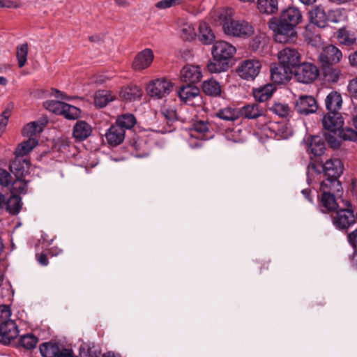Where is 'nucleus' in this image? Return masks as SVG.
<instances>
[{
  "mask_svg": "<svg viewBox=\"0 0 357 357\" xmlns=\"http://www.w3.org/2000/svg\"><path fill=\"white\" fill-rule=\"evenodd\" d=\"M63 105V102L53 100H47L43 103L46 109L56 114H61Z\"/></svg>",
  "mask_w": 357,
  "mask_h": 357,
  "instance_id": "obj_49",
  "label": "nucleus"
},
{
  "mask_svg": "<svg viewBox=\"0 0 357 357\" xmlns=\"http://www.w3.org/2000/svg\"><path fill=\"white\" fill-rule=\"evenodd\" d=\"M43 130V124L38 123L36 121L27 123L22 130V135L25 137H33L38 133H40Z\"/></svg>",
  "mask_w": 357,
  "mask_h": 357,
  "instance_id": "obj_43",
  "label": "nucleus"
},
{
  "mask_svg": "<svg viewBox=\"0 0 357 357\" xmlns=\"http://www.w3.org/2000/svg\"><path fill=\"white\" fill-rule=\"evenodd\" d=\"M291 71V70L280 63L274 65L271 68V79L275 84H284L289 79Z\"/></svg>",
  "mask_w": 357,
  "mask_h": 357,
  "instance_id": "obj_17",
  "label": "nucleus"
},
{
  "mask_svg": "<svg viewBox=\"0 0 357 357\" xmlns=\"http://www.w3.org/2000/svg\"><path fill=\"white\" fill-rule=\"evenodd\" d=\"M351 263L353 266L357 268V250H354V252L352 255V258L351 259Z\"/></svg>",
  "mask_w": 357,
  "mask_h": 357,
  "instance_id": "obj_64",
  "label": "nucleus"
},
{
  "mask_svg": "<svg viewBox=\"0 0 357 357\" xmlns=\"http://www.w3.org/2000/svg\"><path fill=\"white\" fill-rule=\"evenodd\" d=\"M12 312L8 305H0V326L6 324L8 321H13L10 318Z\"/></svg>",
  "mask_w": 357,
  "mask_h": 357,
  "instance_id": "obj_52",
  "label": "nucleus"
},
{
  "mask_svg": "<svg viewBox=\"0 0 357 357\" xmlns=\"http://www.w3.org/2000/svg\"><path fill=\"white\" fill-rule=\"evenodd\" d=\"M13 105H8L6 109L0 114V130L1 132L5 129L8 124V119L11 115Z\"/></svg>",
  "mask_w": 357,
  "mask_h": 357,
  "instance_id": "obj_51",
  "label": "nucleus"
},
{
  "mask_svg": "<svg viewBox=\"0 0 357 357\" xmlns=\"http://www.w3.org/2000/svg\"><path fill=\"white\" fill-rule=\"evenodd\" d=\"M10 170L15 178H24L29 171V163L25 160L16 159L10 165Z\"/></svg>",
  "mask_w": 357,
  "mask_h": 357,
  "instance_id": "obj_26",
  "label": "nucleus"
},
{
  "mask_svg": "<svg viewBox=\"0 0 357 357\" xmlns=\"http://www.w3.org/2000/svg\"><path fill=\"white\" fill-rule=\"evenodd\" d=\"M218 17L225 33L228 36L246 38L254 32L252 26L248 22L233 20L228 10L220 11Z\"/></svg>",
  "mask_w": 357,
  "mask_h": 357,
  "instance_id": "obj_3",
  "label": "nucleus"
},
{
  "mask_svg": "<svg viewBox=\"0 0 357 357\" xmlns=\"http://www.w3.org/2000/svg\"><path fill=\"white\" fill-rule=\"evenodd\" d=\"M59 346L57 343L45 342L40 346V351L43 357H56Z\"/></svg>",
  "mask_w": 357,
  "mask_h": 357,
  "instance_id": "obj_41",
  "label": "nucleus"
},
{
  "mask_svg": "<svg viewBox=\"0 0 357 357\" xmlns=\"http://www.w3.org/2000/svg\"><path fill=\"white\" fill-rule=\"evenodd\" d=\"M310 18L312 24L318 27L324 28L326 26L328 17L324 10L317 6L310 12Z\"/></svg>",
  "mask_w": 357,
  "mask_h": 357,
  "instance_id": "obj_25",
  "label": "nucleus"
},
{
  "mask_svg": "<svg viewBox=\"0 0 357 357\" xmlns=\"http://www.w3.org/2000/svg\"><path fill=\"white\" fill-rule=\"evenodd\" d=\"M342 52L333 45L323 47L319 55V61L321 67H328L339 63L342 59Z\"/></svg>",
  "mask_w": 357,
  "mask_h": 357,
  "instance_id": "obj_6",
  "label": "nucleus"
},
{
  "mask_svg": "<svg viewBox=\"0 0 357 357\" xmlns=\"http://www.w3.org/2000/svg\"><path fill=\"white\" fill-rule=\"evenodd\" d=\"M316 100L311 96H301L296 101L295 109L302 115H308L317 112Z\"/></svg>",
  "mask_w": 357,
  "mask_h": 357,
  "instance_id": "obj_13",
  "label": "nucleus"
},
{
  "mask_svg": "<svg viewBox=\"0 0 357 357\" xmlns=\"http://www.w3.org/2000/svg\"><path fill=\"white\" fill-rule=\"evenodd\" d=\"M349 62L351 66L357 68V51L349 54Z\"/></svg>",
  "mask_w": 357,
  "mask_h": 357,
  "instance_id": "obj_60",
  "label": "nucleus"
},
{
  "mask_svg": "<svg viewBox=\"0 0 357 357\" xmlns=\"http://www.w3.org/2000/svg\"><path fill=\"white\" fill-rule=\"evenodd\" d=\"M153 52L151 49L146 48L138 53L132 62V68L135 70H142L151 66L153 60Z\"/></svg>",
  "mask_w": 357,
  "mask_h": 357,
  "instance_id": "obj_16",
  "label": "nucleus"
},
{
  "mask_svg": "<svg viewBox=\"0 0 357 357\" xmlns=\"http://www.w3.org/2000/svg\"><path fill=\"white\" fill-rule=\"evenodd\" d=\"M13 178L5 169L0 168V185L4 187L10 184Z\"/></svg>",
  "mask_w": 357,
  "mask_h": 357,
  "instance_id": "obj_54",
  "label": "nucleus"
},
{
  "mask_svg": "<svg viewBox=\"0 0 357 357\" xmlns=\"http://www.w3.org/2000/svg\"><path fill=\"white\" fill-rule=\"evenodd\" d=\"M135 123V116L128 113L119 116L116 121V124L123 128V131L131 129Z\"/></svg>",
  "mask_w": 357,
  "mask_h": 357,
  "instance_id": "obj_38",
  "label": "nucleus"
},
{
  "mask_svg": "<svg viewBox=\"0 0 357 357\" xmlns=\"http://www.w3.org/2000/svg\"><path fill=\"white\" fill-rule=\"evenodd\" d=\"M342 103L340 93L337 91H331L325 100V104L328 112H337Z\"/></svg>",
  "mask_w": 357,
  "mask_h": 357,
  "instance_id": "obj_24",
  "label": "nucleus"
},
{
  "mask_svg": "<svg viewBox=\"0 0 357 357\" xmlns=\"http://www.w3.org/2000/svg\"><path fill=\"white\" fill-rule=\"evenodd\" d=\"M325 143L319 136H314L311 138L308 146V151L314 156H320L325 151Z\"/></svg>",
  "mask_w": 357,
  "mask_h": 357,
  "instance_id": "obj_32",
  "label": "nucleus"
},
{
  "mask_svg": "<svg viewBox=\"0 0 357 357\" xmlns=\"http://www.w3.org/2000/svg\"><path fill=\"white\" fill-rule=\"evenodd\" d=\"M22 199L17 195H11L6 202V210L13 215H17L22 208Z\"/></svg>",
  "mask_w": 357,
  "mask_h": 357,
  "instance_id": "obj_40",
  "label": "nucleus"
},
{
  "mask_svg": "<svg viewBox=\"0 0 357 357\" xmlns=\"http://www.w3.org/2000/svg\"><path fill=\"white\" fill-rule=\"evenodd\" d=\"M38 339L33 334H26L21 336L19 344L26 349H32L36 347Z\"/></svg>",
  "mask_w": 357,
  "mask_h": 357,
  "instance_id": "obj_47",
  "label": "nucleus"
},
{
  "mask_svg": "<svg viewBox=\"0 0 357 357\" xmlns=\"http://www.w3.org/2000/svg\"><path fill=\"white\" fill-rule=\"evenodd\" d=\"M300 54L295 48L284 47L278 53L279 63L292 70L300 62Z\"/></svg>",
  "mask_w": 357,
  "mask_h": 357,
  "instance_id": "obj_11",
  "label": "nucleus"
},
{
  "mask_svg": "<svg viewBox=\"0 0 357 357\" xmlns=\"http://www.w3.org/2000/svg\"><path fill=\"white\" fill-rule=\"evenodd\" d=\"M333 66H329L328 67H321L324 70L325 77L328 81L332 82H336L340 77V70L338 68H333Z\"/></svg>",
  "mask_w": 357,
  "mask_h": 357,
  "instance_id": "obj_50",
  "label": "nucleus"
},
{
  "mask_svg": "<svg viewBox=\"0 0 357 357\" xmlns=\"http://www.w3.org/2000/svg\"><path fill=\"white\" fill-rule=\"evenodd\" d=\"M161 113L168 121H174L177 118L176 112L173 108L163 107L161 109Z\"/></svg>",
  "mask_w": 357,
  "mask_h": 357,
  "instance_id": "obj_55",
  "label": "nucleus"
},
{
  "mask_svg": "<svg viewBox=\"0 0 357 357\" xmlns=\"http://www.w3.org/2000/svg\"><path fill=\"white\" fill-rule=\"evenodd\" d=\"M38 144V140L34 137H29L22 142L15 149V153L18 156H24L29 153Z\"/></svg>",
  "mask_w": 357,
  "mask_h": 357,
  "instance_id": "obj_36",
  "label": "nucleus"
},
{
  "mask_svg": "<svg viewBox=\"0 0 357 357\" xmlns=\"http://www.w3.org/2000/svg\"><path fill=\"white\" fill-rule=\"evenodd\" d=\"M199 39L204 44L208 45L215 40V35L206 22H201L199 26Z\"/></svg>",
  "mask_w": 357,
  "mask_h": 357,
  "instance_id": "obj_33",
  "label": "nucleus"
},
{
  "mask_svg": "<svg viewBox=\"0 0 357 357\" xmlns=\"http://www.w3.org/2000/svg\"><path fill=\"white\" fill-rule=\"evenodd\" d=\"M336 37L340 44L348 47L353 45L356 42L355 33L346 28L338 29Z\"/></svg>",
  "mask_w": 357,
  "mask_h": 357,
  "instance_id": "obj_29",
  "label": "nucleus"
},
{
  "mask_svg": "<svg viewBox=\"0 0 357 357\" xmlns=\"http://www.w3.org/2000/svg\"><path fill=\"white\" fill-rule=\"evenodd\" d=\"M275 91V87L273 84H268L262 87L255 89L253 96L256 100L263 102L271 98Z\"/></svg>",
  "mask_w": 357,
  "mask_h": 357,
  "instance_id": "obj_27",
  "label": "nucleus"
},
{
  "mask_svg": "<svg viewBox=\"0 0 357 357\" xmlns=\"http://www.w3.org/2000/svg\"><path fill=\"white\" fill-rule=\"evenodd\" d=\"M264 130L269 137L278 140L287 139L293 134L292 129L284 122L269 121L265 125Z\"/></svg>",
  "mask_w": 357,
  "mask_h": 357,
  "instance_id": "obj_8",
  "label": "nucleus"
},
{
  "mask_svg": "<svg viewBox=\"0 0 357 357\" xmlns=\"http://www.w3.org/2000/svg\"><path fill=\"white\" fill-rule=\"evenodd\" d=\"M311 190L310 189H303L301 193L310 202H312V198L310 197Z\"/></svg>",
  "mask_w": 357,
  "mask_h": 357,
  "instance_id": "obj_62",
  "label": "nucleus"
},
{
  "mask_svg": "<svg viewBox=\"0 0 357 357\" xmlns=\"http://www.w3.org/2000/svg\"><path fill=\"white\" fill-rule=\"evenodd\" d=\"M18 7L19 4L17 2L10 0H3V3L1 5V8H16Z\"/></svg>",
  "mask_w": 357,
  "mask_h": 357,
  "instance_id": "obj_58",
  "label": "nucleus"
},
{
  "mask_svg": "<svg viewBox=\"0 0 357 357\" xmlns=\"http://www.w3.org/2000/svg\"><path fill=\"white\" fill-rule=\"evenodd\" d=\"M107 143L113 146L120 144L125 138V131L116 124L112 126L105 134Z\"/></svg>",
  "mask_w": 357,
  "mask_h": 357,
  "instance_id": "obj_20",
  "label": "nucleus"
},
{
  "mask_svg": "<svg viewBox=\"0 0 357 357\" xmlns=\"http://www.w3.org/2000/svg\"><path fill=\"white\" fill-rule=\"evenodd\" d=\"M335 195V194L322 192L320 200L321 205L328 211H335L338 208Z\"/></svg>",
  "mask_w": 357,
  "mask_h": 357,
  "instance_id": "obj_39",
  "label": "nucleus"
},
{
  "mask_svg": "<svg viewBox=\"0 0 357 357\" xmlns=\"http://www.w3.org/2000/svg\"><path fill=\"white\" fill-rule=\"evenodd\" d=\"M55 91V96L57 98L62 99V100H68V97L64 94L63 92L59 91V90H54Z\"/></svg>",
  "mask_w": 357,
  "mask_h": 357,
  "instance_id": "obj_63",
  "label": "nucleus"
},
{
  "mask_svg": "<svg viewBox=\"0 0 357 357\" xmlns=\"http://www.w3.org/2000/svg\"><path fill=\"white\" fill-rule=\"evenodd\" d=\"M181 77L183 82L192 84L199 82L202 74L199 66L188 65L181 70Z\"/></svg>",
  "mask_w": 357,
  "mask_h": 357,
  "instance_id": "obj_18",
  "label": "nucleus"
},
{
  "mask_svg": "<svg viewBox=\"0 0 357 357\" xmlns=\"http://www.w3.org/2000/svg\"><path fill=\"white\" fill-rule=\"evenodd\" d=\"M352 125L354 128L351 126H344L340 131V137L344 141H352L357 142V116L352 118Z\"/></svg>",
  "mask_w": 357,
  "mask_h": 357,
  "instance_id": "obj_30",
  "label": "nucleus"
},
{
  "mask_svg": "<svg viewBox=\"0 0 357 357\" xmlns=\"http://www.w3.org/2000/svg\"><path fill=\"white\" fill-rule=\"evenodd\" d=\"M331 132L326 134H324L325 139L327 141V142L329 144V145L333 148V149H337L340 146V142L337 139V138L331 134Z\"/></svg>",
  "mask_w": 357,
  "mask_h": 357,
  "instance_id": "obj_56",
  "label": "nucleus"
},
{
  "mask_svg": "<svg viewBox=\"0 0 357 357\" xmlns=\"http://www.w3.org/2000/svg\"><path fill=\"white\" fill-rule=\"evenodd\" d=\"M19 333L18 328L15 321H8L0 326V343L8 344L15 339Z\"/></svg>",
  "mask_w": 357,
  "mask_h": 357,
  "instance_id": "obj_14",
  "label": "nucleus"
},
{
  "mask_svg": "<svg viewBox=\"0 0 357 357\" xmlns=\"http://www.w3.org/2000/svg\"><path fill=\"white\" fill-rule=\"evenodd\" d=\"M343 123V118L338 112H328L322 119L324 128L333 134H335L337 131L340 132L342 128H344Z\"/></svg>",
  "mask_w": 357,
  "mask_h": 357,
  "instance_id": "obj_12",
  "label": "nucleus"
},
{
  "mask_svg": "<svg viewBox=\"0 0 357 357\" xmlns=\"http://www.w3.org/2000/svg\"><path fill=\"white\" fill-rule=\"evenodd\" d=\"M187 0H161L155 3L158 9H167L184 3Z\"/></svg>",
  "mask_w": 357,
  "mask_h": 357,
  "instance_id": "obj_53",
  "label": "nucleus"
},
{
  "mask_svg": "<svg viewBox=\"0 0 357 357\" xmlns=\"http://www.w3.org/2000/svg\"><path fill=\"white\" fill-rule=\"evenodd\" d=\"M301 20V13L295 7H289L284 10L279 19L272 18L268 22V26L275 33V40L280 43L291 40L296 35L294 28Z\"/></svg>",
  "mask_w": 357,
  "mask_h": 357,
  "instance_id": "obj_1",
  "label": "nucleus"
},
{
  "mask_svg": "<svg viewBox=\"0 0 357 357\" xmlns=\"http://www.w3.org/2000/svg\"><path fill=\"white\" fill-rule=\"evenodd\" d=\"M348 90L353 97L357 98V77L349 82Z\"/></svg>",
  "mask_w": 357,
  "mask_h": 357,
  "instance_id": "obj_57",
  "label": "nucleus"
},
{
  "mask_svg": "<svg viewBox=\"0 0 357 357\" xmlns=\"http://www.w3.org/2000/svg\"><path fill=\"white\" fill-rule=\"evenodd\" d=\"M236 53V48L225 41L215 42L211 50L213 60L208 65V70L211 73H219L226 71L229 68V62Z\"/></svg>",
  "mask_w": 357,
  "mask_h": 357,
  "instance_id": "obj_2",
  "label": "nucleus"
},
{
  "mask_svg": "<svg viewBox=\"0 0 357 357\" xmlns=\"http://www.w3.org/2000/svg\"><path fill=\"white\" fill-rule=\"evenodd\" d=\"M216 116L222 120L234 121L238 119V114L235 109L227 107L220 109Z\"/></svg>",
  "mask_w": 357,
  "mask_h": 357,
  "instance_id": "obj_45",
  "label": "nucleus"
},
{
  "mask_svg": "<svg viewBox=\"0 0 357 357\" xmlns=\"http://www.w3.org/2000/svg\"><path fill=\"white\" fill-rule=\"evenodd\" d=\"M323 171L326 177L340 178L344 171L342 162L338 158H331L323 165Z\"/></svg>",
  "mask_w": 357,
  "mask_h": 357,
  "instance_id": "obj_15",
  "label": "nucleus"
},
{
  "mask_svg": "<svg viewBox=\"0 0 357 357\" xmlns=\"http://www.w3.org/2000/svg\"><path fill=\"white\" fill-rule=\"evenodd\" d=\"M181 37L186 40H193L196 36L194 26L189 23H184L180 29Z\"/></svg>",
  "mask_w": 357,
  "mask_h": 357,
  "instance_id": "obj_48",
  "label": "nucleus"
},
{
  "mask_svg": "<svg viewBox=\"0 0 357 357\" xmlns=\"http://www.w3.org/2000/svg\"><path fill=\"white\" fill-rule=\"evenodd\" d=\"M178 96L182 102L194 107L200 106L202 102L199 88L193 85L181 87Z\"/></svg>",
  "mask_w": 357,
  "mask_h": 357,
  "instance_id": "obj_10",
  "label": "nucleus"
},
{
  "mask_svg": "<svg viewBox=\"0 0 357 357\" xmlns=\"http://www.w3.org/2000/svg\"><path fill=\"white\" fill-rule=\"evenodd\" d=\"M241 113L242 116L248 119H255L264 115V108L258 103H251L244 105Z\"/></svg>",
  "mask_w": 357,
  "mask_h": 357,
  "instance_id": "obj_22",
  "label": "nucleus"
},
{
  "mask_svg": "<svg viewBox=\"0 0 357 357\" xmlns=\"http://www.w3.org/2000/svg\"><path fill=\"white\" fill-rule=\"evenodd\" d=\"M10 184V191L13 195H16V194L20 195L26 193L27 182L24 178H15V179L11 181Z\"/></svg>",
  "mask_w": 357,
  "mask_h": 357,
  "instance_id": "obj_42",
  "label": "nucleus"
},
{
  "mask_svg": "<svg viewBox=\"0 0 357 357\" xmlns=\"http://www.w3.org/2000/svg\"><path fill=\"white\" fill-rule=\"evenodd\" d=\"M172 86V83L169 80L160 78L153 80L149 84L147 91L151 96L161 99L171 92Z\"/></svg>",
  "mask_w": 357,
  "mask_h": 357,
  "instance_id": "obj_9",
  "label": "nucleus"
},
{
  "mask_svg": "<svg viewBox=\"0 0 357 357\" xmlns=\"http://www.w3.org/2000/svg\"><path fill=\"white\" fill-rule=\"evenodd\" d=\"M142 96V89L135 85L125 87L120 92L121 98L127 101L139 99Z\"/></svg>",
  "mask_w": 357,
  "mask_h": 357,
  "instance_id": "obj_31",
  "label": "nucleus"
},
{
  "mask_svg": "<svg viewBox=\"0 0 357 357\" xmlns=\"http://www.w3.org/2000/svg\"><path fill=\"white\" fill-rule=\"evenodd\" d=\"M339 178L326 177L320 183V191L332 194H337L342 190V184L338 180Z\"/></svg>",
  "mask_w": 357,
  "mask_h": 357,
  "instance_id": "obj_21",
  "label": "nucleus"
},
{
  "mask_svg": "<svg viewBox=\"0 0 357 357\" xmlns=\"http://www.w3.org/2000/svg\"><path fill=\"white\" fill-rule=\"evenodd\" d=\"M38 262L42 266H47L48 264V259L45 254H40L37 257Z\"/></svg>",
  "mask_w": 357,
  "mask_h": 357,
  "instance_id": "obj_61",
  "label": "nucleus"
},
{
  "mask_svg": "<svg viewBox=\"0 0 357 357\" xmlns=\"http://www.w3.org/2000/svg\"><path fill=\"white\" fill-rule=\"evenodd\" d=\"M257 8L259 13L266 15L275 14L278 10V0H257Z\"/></svg>",
  "mask_w": 357,
  "mask_h": 357,
  "instance_id": "obj_28",
  "label": "nucleus"
},
{
  "mask_svg": "<svg viewBox=\"0 0 357 357\" xmlns=\"http://www.w3.org/2000/svg\"><path fill=\"white\" fill-rule=\"evenodd\" d=\"M115 96L109 91H98L94 98V103L100 108L105 107L109 102L114 100Z\"/></svg>",
  "mask_w": 357,
  "mask_h": 357,
  "instance_id": "obj_35",
  "label": "nucleus"
},
{
  "mask_svg": "<svg viewBox=\"0 0 357 357\" xmlns=\"http://www.w3.org/2000/svg\"><path fill=\"white\" fill-rule=\"evenodd\" d=\"M261 68V63L257 59H246L241 61L236 68L238 75L243 79L254 80Z\"/></svg>",
  "mask_w": 357,
  "mask_h": 357,
  "instance_id": "obj_5",
  "label": "nucleus"
},
{
  "mask_svg": "<svg viewBox=\"0 0 357 357\" xmlns=\"http://www.w3.org/2000/svg\"><path fill=\"white\" fill-rule=\"evenodd\" d=\"M29 47L27 43H23L17 47L16 56L20 68H22L26 63Z\"/></svg>",
  "mask_w": 357,
  "mask_h": 357,
  "instance_id": "obj_46",
  "label": "nucleus"
},
{
  "mask_svg": "<svg viewBox=\"0 0 357 357\" xmlns=\"http://www.w3.org/2000/svg\"><path fill=\"white\" fill-rule=\"evenodd\" d=\"M80 112V109L78 107L64 102L60 115L64 116L66 119L75 120L79 117Z\"/></svg>",
  "mask_w": 357,
  "mask_h": 357,
  "instance_id": "obj_44",
  "label": "nucleus"
},
{
  "mask_svg": "<svg viewBox=\"0 0 357 357\" xmlns=\"http://www.w3.org/2000/svg\"><path fill=\"white\" fill-rule=\"evenodd\" d=\"M268 109L280 117H288L292 111L287 103L275 102L268 107Z\"/></svg>",
  "mask_w": 357,
  "mask_h": 357,
  "instance_id": "obj_34",
  "label": "nucleus"
},
{
  "mask_svg": "<svg viewBox=\"0 0 357 357\" xmlns=\"http://www.w3.org/2000/svg\"><path fill=\"white\" fill-rule=\"evenodd\" d=\"M56 357H73V351L71 349L59 348Z\"/></svg>",
  "mask_w": 357,
  "mask_h": 357,
  "instance_id": "obj_59",
  "label": "nucleus"
},
{
  "mask_svg": "<svg viewBox=\"0 0 357 357\" xmlns=\"http://www.w3.org/2000/svg\"><path fill=\"white\" fill-rule=\"evenodd\" d=\"M191 135L202 140H207L212 137L209 131L208 123L206 121H197L192 124Z\"/></svg>",
  "mask_w": 357,
  "mask_h": 357,
  "instance_id": "obj_19",
  "label": "nucleus"
},
{
  "mask_svg": "<svg viewBox=\"0 0 357 357\" xmlns=\"http://www.w3.org/2000/svg\"><path fill=\"white\" fill-rule=\"evenodd\" d=\"M344 208L336 211L332 216V222L335 227L339 230L347 231L357 220V214L355 215L352 205L349 201H343Z\"/></svg>",
  "mask_w": 357,
  "mask_h": 357,
  "instance_id": "obj_4",
  "label": "nucleus"
},
{
  "mask_svg": "<svg viewBox=\"0 0 357 357\" xmlns=\"http://www.w3.org/2000/svg\"><path fill=\"white\" fill-rule=\"evenodd\" d=\"M319 75V69L315 65L303 63L296 66L294 77L299 82L309 84L315 80Z\"/></svg>",
  "mask_w": 357,
  "mask_h": 357,
  "instance_id": "obj_7",
  "label": "nucleus"
},
{
  "mask_svg": "<svg viewBox=\"0 0 357 357\" xmlns=\"http://www.w3.org/2000/svg\"><path fill=\"white\" fill-rule=\"evenodd\" d=\"M202 89L206 95L211 96H218L221 93L220 84L213 79L204 81L202 84Z\"/></svg>",
  "mask_w": 357,
  "mask_h": 357,
  "instance_id": "obj_37",
  "label": "nucleus"
},
{
  "mask_svg": "<svg viewBox=\"0 0 357 357\" xmlns=\"http://www.w3.org/2000/svg\"><path fill=\"white\" fill-rule=\"evenodd\" d=\"M92 132L91 125L84 121H78L74 126L73 135L78 140H84L89 137Z\"/></svg>",
  "mask_w": 357,
  "mask_h": 357,
  "instance_id": "obj_23",
  "label": "nucleus"
}]
</instances>
